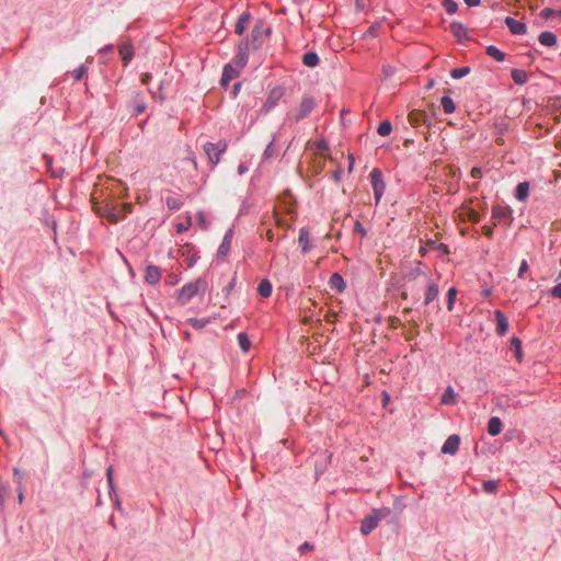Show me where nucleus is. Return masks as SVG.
Segmentation results:
<instances>
[{
	"instance_id": "55",
	"label": "nucleus",
	"mask_w": 561,
	"mask_h": 561,
	"mask_svg": "<svg viewBox=\"0 0 561 561\" xmlns=\"http://www.w3.org/2000/svg\"><path fill=\"white\" fill-rule=\"evenodd\" d=\"M377 26H370L364 34L365 37H373L375 36Z\"/></svg>"
},
{
	"instance_id": "23",
	"label": "nucleus",
	"mask_w": 561,
	"mask_h": 561,
	"mask_svg": "<svg viewBox=\"0 0 561 561\" xmlns=\"http://www.w3.org/2000/svg\"><path fill=\"white\" fill-rule=\"evenodd\" d=\"M450 32L459 39L461 41L467 36V30L466 27L458 22H453L449 26Z\"/></svg>"
},
{
	"instance_id": "42",
	"label": "nucleus",
	"mask_w": 561,
	"mask_h": 561,
	"mask_svg": "<svg viewBox=\"0 0 561 561\" xmlns=\"http://www.w3.org/2000/svg\"><path fill=\"white\" fill-rule=\"evenodd\" d=\"M85 73H87V67L84 65H82L72 72V76L76 81H79L85 76Z\"/></svg>"
},
{
	"instance_id": "57",
	"label": "nucleus",
	"mask_w": 561,
	"mask_h": 561,
	"mask_svg": "<svg viewBox=\"0 0 561 561\" xmlns=\"http://www.w3.org/2000/svg\"><path fill=\"white\" fill-rule=\"evenodd\" d=\"M437 250H439L443 254H448L449 253V249H448V247L445 243H439L437 245Z\"/></svg>"
},
{
	"instance_id": "29",
	"label": "nucleus",
	"mask_w": 561,
	"mask_h": 561,
	"mask_svg": "<svg viewBox=\"0 0 561 561\" xmlns=\"http://www.w3.org/2000/svg\"><path fill=\"white\" fill-rule=\"evenodd\" d=\"M529 193V185L527 182H522L516 187V198L519 201H524L527 198Z\"/></svg>"
},
{
	"instance_id": "11",
	"label": "nucleus",
	"mask_w": 561,
	"mask_h": 561,
	"mask_svg": "<svg viewBox=\"0 0 561 561\" xmlns=\"http://www.w3.org/2000/svg\"><path fill=\"white\" fill-rule=\"evenodd\" d=\"M102 215L105 216L113 224L118 222L121 219L124 218V215L122 214V210L118 206L106 205L105 210Z\"/></svg>"
},
{
	"instance_id": "54",
	"label": "nucleus",
	"mask_w": 561,
	"mask_h": 561,
	"mask_svg": "<svg viewBox=\"0 0 561 561\" xmlns=\"http://www.w3.org/2000/svg\"><path fill=\"white\" fill-rule=\"evenodd\" d=\"M482 232L488 238H492L493 237V228L490 227V226L482 227Z\"/></svg>"
},
{
	"instance_id": "41",
	"label": "nucleus",
	"mask_w": 561,
	"mask_h": 561,
	"mask_svg": "<svg viewBox=\"0 0 561 561\" xmlns=\"http://www.w3.org/2000/svg\"><path fill=\"white\" fill-rule=\"evenodd\" d=\"M483 489L488 493H494L497 489V482L494 480H489L483 483Z\"/></svg>"
},
{
	"instance_id": "63",
	"label": "nucleus",
	"mask_w": 561,
	"mask_h": 561,
	"mask_svg": "<svg viewBox=\"0 0 561 561\" xmlns=\"http://www.w3.org/2000/svg\"><path fill=\"white\" fill-rule=\"evenodd\" d=\"M348 160H350L348 171L351 172L354 168L355 159L353 156H350Z\"/></svg>"
},
{
	"instance_id": "61",
	"label": "nucleus",
	"mask_w": 561,
	"mask_h": 561,
	"mask_svg": "<svg viewBox=\"0 0 561 561\" xmlns=\"http://www.w3.org/2000/svg\"><path fill=\"white\" fill-rule=\"evenodd\" d=\"M239 45H242V50L248 53L250 47V43L248 41H241Z\"/></svg>"
},
{
	"instance_id": "30",
	"label": "nucleus",
	"mask_w": 561,
	"mask_h": 561,
	"mask_svg": "<svg viewBox=\"0 0 561 561\" xmlns=\"http://www.w3.org/2000/svg\"><path fill=\"white\" fill-rule=\"evenodd\" d=\"M238 344L243 352H248L251 347V341L245 333H239L237 336Z\"/></svg>"
},
{
	"instance_id": "45",
	"label": "nucleus",
	"mask_w": 561,
	"mask_h": 561,
	"mask_svg": "<svg viewBox=\"0 0 561 561\" xmlns=\"http://www.w3.org/2000/svg\"><path fill=\"white\" fill-rule=\"evenodd\" d=\"M528 271V263L526 260H523L518 270V277L523 278L524 274Z\"/></svg>"
},
{
	"instance_id": "51",
	"label": "nucleus",
	"mask_w": 561,
	"mask_h": 561,
	"mask_svg": "<svg viewBox=\"0 0 561 561\" xmlns=\"http://www.w3.org/2000/svg\"><path fill=\"white\" fill-rule=\"evenodd\" d=\"M470 174L473 179H480L482 176V170L480 168L474 167L471 169Z\"/></svg>"
},
{
	"instance_id": "10",
	"label": "nucleus",
	"mask_w": 561,
	"mask_h": 561,
	"mask_svg": "<svg viewBox=\"0 0 561 561\" xmlns=\"http://www.w3.org/2000/svg\"><path fill=\"white\" fill-rule=\"evenodd\" d=\"M496 319V332L500 335H505L508 331V320L501 310L494 312Z\"/></svg>"
},
{
	"instance_id": "43",
	"label": "nucleus",
	"mask_w": 561,
	"mask_h": 561,
	"mask_svg": "<svg viewBox=\"0 0 561 561\" xmlns=\"http://www.w3.org/2000/svg\"><path fill=\"white\" fill-rule=\"evenodd\" d=\"M444 8L448 14H454L457 11V3L451 0H446L444 2Z\"/></svg>"
},
{
	"instance_id": "13",
	"label": "nucleus",
	"mask_w": 561,
	"mask_h": 561,
	"mask_svg": "<svg viewBox=\"0 0 561 561\" xmlns=\"http://www.w3.org/2000/svg\"><path fill=\"white\" fill-rule=\"evenodd\" d=\"M119 55L126 66L134 57V47L130 43H123L118 47Z\"/></svg>"
},
{
	"instance_id": "50",
	"label": "nucleus",
	"mask_w": 561,
	"mask_h": 561,
	"mask_svg": "<svg viewBox=\"0 0 561 561\" xmlns=\"http://www.w3.org/2000/svg\"><path fill=\"white\" fill-rule=\"evenodd\" d=\"M118 207H119V209L122 210V214L124 215V217H125L128 213H130V211H131V208H133L131 204H122V205H119Z\"/></svg>"
},
{
	"instance_id": "56",
	"label": "nucleus",
	"mask_w": 561,
	"mask_h": 561,
	"mask_svg": "<svg viewBox=\"0 0 561 561\" xmlns=\"http://www.w3.org/2000/svg\"><path fill=\"white\" fill-rule=\"evenodd\" d=\"M151 78H152L151 73H149V72L144 73L141 77V83L148 84L149 81L151 80Z\"/></svg>"
},
{
	"instance_id": "20",
	"label": "nucleus",
	"mask_w": 561,
	"mask_h": 561,
	"mask_svg": "<svg viewBox=\"0 0 561 561\" xmlns=\"http://www.w3.org/2000/svg\"><path fill=\"white\" fill-rule=\"evenodd\" d=\"M238 76V72L230 65L225 66L221 77V84L227 85L229 81L234 79Z\"/></svg>"
},
{
	"instance_id": "44",
	"label": "nucleus",
	"mask_w": 561,
	"mask_h": 561,
	"mask_svg": "<svg viewBox=\"0 0 561 561\" xmlns=\"http://www.w3.org/2000/svg\"><path fill=\"white\" fill-rule=\"evenodd\" d=\"M192 226V218L188 216L185 222H180L176 225V231L179 233L186 231Z\"/></svg>"
},
{
	"instance_id": "14",
	"label": "nucleus",
	"mask_w": 561,
	"mask_h": 561,
	"mask_svg": "<svg viewBox=\"0 0 561 561\" xmlns=\"http://www.w3.org/2000/svg\"><path fill=\"white\" fill-rule=\"evenodd\" d=\"M329 285H330L331 289H333L337 293H342L346 287V284L343 279V277L337 273H334L331 275V277L329 279Z\"/></svg>"
},
{
	"instance_id": "26",
	"label": "nucleus",
	"mask_w": 561,
	"mask_h": 561,
	"mask_svg": "<svg viewBox=\"0 0 561 561\" xmlns=\"http://www.w3.org/2000/svg\"><path fill=\"white\" fill-rule=\"evenodd\" d=\"M302 62L309 68H314L319 64V57L314 51H308L304 55Z\"/></svg>"
},
{
	"instance_id": "59",
	"label": "nucleus",
	"mask_w": 561,
	"mask_h": 561,
	"mask_svg": "<svg viewBox=\"0 0 561 561\" xmlns=\"http://www.w3.org/2000/svg\"><path fill=\"white\" fill-rule=\"evenodd\" d=\"M310 549H312V547H311L308 542H305V543H302V545L299 547V551H300L301 553H304L305 551L310 550Z\"/></svg>"
},
{
	"instance_id": "35",
	"label": "nucleus",
	"mask_w": 561,
	"mask_h": 561,
	"mask_svg": "<svg viewBox=\"0 0 561 561\" xmlns=\"http://www.w3.org/2000/svg\"><path fill=\"white\" fill-rule=\"evenodd\" d=\"M511 347L515 352V356L518 360H522V342L517 337L511 340Z\"/></svg>"
},
{
	"instance_id": "8",
	"label": "nucleus",
	"mask_w": 561,
	"mask_h": 561,
	"mask_svg": "<svg viewBox=\"0 0 561 561\" xmlns=\"http://www.w3.org/2000/svg\"><path fill=\"white\" fill-rule=\"evenodd\" d=\"M505 24L507 25V27L510 28V31L513 33V34H516V35H523V34H526L527 32V26L525 23L518 21V20H515L513 18H506L505 19Z\"/></svg>"
},
{
	"instance_id": "38",
	"label": "nucleus",
	"mask_w": 561,
	"mask_h": 561,
	"mask_svg": "<svg viewBox=\"0 0 561 561\" xmlns=\"http://www.w3.org/2000/svg\"><path fill=\"white\" fill-rule=\"evenodd\" d=\"M470 72L468 67L455 68L451 70L450 76L454 79H461Z\"/></svg>"
},
{
	"instance_id": "17",
	"label": "nucleus",
	"mask_w": 561,
	"mask_h": 561,
	"mask_svg": "<svg viewBox=\"0 0 561 561\" xmlns=\"http://www.w3.org/2000/svg\"><path fill=\"white\" fill-rule=\"evenodd\" d=\"M501 431H502V422H501L500 417H497V416L491 417L488 423V433L491 436H496L501 433Z\"/></svg>"
},
{
	"instance_id": "33",
	"label": "nucleus",
	"mask_w": 561,
	"mask_h": 561,
	"mask_svg": "<svg viewBox=\"0 0 561 561\" xmlns=\"http://www.w3.org/2000/svg\"><path fill=\"white\" fill-rule=\"evenodd\" d=\"M167 206L171 210L180 209L183 205V202L178 197L169 196L165 199Z\"/></svg>"
},
{
	"instance_id": "28",
	"label": "nucleus",
	"mask_w": 561,
	"mask_h": 561,
	"mask_svg": "<svg viewBox=\"0 0 561 561\" xmlns=\"http://www.w3.org/2000/svg\"><path fill=\"white\" fill-rule=\"evenodd\" d=\"M257 293L264 297L267 298L272 294V284L268 279H262L257 286Z\"/></svg>"
},
{
	"instance_id": "32",
	"label": "nucleus",
	"mask_w": 561,
	"mask_h": 561,
	"mask_svg": "<svg viewBox=\"0 0 561 561\" xmlns=\"http://www.w3.org/2000/svg\"><path fill=\"white\" fill-rule=\"evenodd\" d=\"M486 54L492 57L493 59H495L496 61H503L504 58H505V55L503 51H501L499 48H496L495 46H489L486 48Z\"/></svg>"
},
{
	"instance_id": "4",
	"label": "nucleus",
	"mask_w": 561,
	"mask_h": 561,
	"mask_svg": "<svg viewBox=\"0 0 561 561\" xmlns=\"http://www.w3.org/2000/svg\"><path fill=\"white\" fill-rule=\"evenodd\" d=\"M226 149L227 145L225 142H206L204 145V151L207 154L211 167H215L219 162L220 156L226 151Z\"/></svg>"
},
{
	"instance_id": "58",
	"label": "nucleus",
	"mask_w": 561,
	"mask_h": 561,
	"mask_svg": "<svg viewBox=\"0 0 561 561\" xmlns=\"http://www.w3.org/2000/svg\"><path fill=\"white\" fill-rule=\"evenodd\" d=\"M465 3L468 5V7H477L480 4L481 0H463Z\"/></svg>"
},
{
	"instance_id": "34",
	"label": "nucleus",
	"mask_w": 561,
	"mask_h": 561,
	"mask_svg": "<svg viewBox=\"0 0 561 561\" xmlns=\"http://www.w3.org/2000/svg\"><path fill=\"white\" fill-rule=\"evenodd\" d=\"M391 130H392V126L389 121H383L382 123H380V125L378 126V129H377L378 134L383 137L389 136Z\"/></svg>"
},
{
	"instance_id": "3",
	"label": "nucleus",
	"mask_w": 561,
	"mask_h": 561,
	"mask_svg": "<svg viewBox=\"0 0 561 561\" xmlns=\"http://www.w3.org/2000/svg\"><path fill=\"white\" fill-rule=\"evenodd\" d=\"M369 178L376 204H379L386 190V184L382 180V173L379 169L375 168L371 170Z\"/></svg>"
},
{
	"instance_id": "9",
	"label": "nucleus",
	"mask_w": 561,
	"mask_h": 561,
	"mask_svg": "<svg viewBox=\"0 0 561 561\" xmlns=\"http://www.w3.org/2000/svg\"><path fill=\"white\" fill-rule=\"evenodd\" d=\"M161 278V270L158 266L149 265L146 268L145 279L150 285H156Z\"/></svg>"
},
{
	"instance_id": "25",
	"label": "nucleus",
	"mask_w": 561,
	"mask_h": 561,
	"mask_svg": "<svg viewBox=\"0 0 561 561\" xmlns=\"http://www.w3.org/2000/svg\"><path fill=\"white\" fill-rule=\"evenodd\" d=\"M512 79L516 84H524L528 80V75L525 70L513 69L511 72Z\"/></svg>"
},
{
	"instance_id": "60",
	"label": "nucleus",
	"mask_w": 561,
	"mask_h": 561,
	"mask_svg": "<svg viewBox=\"0 0 561 561\" xmlns=\"http://www.w3.org/2000/svg\"><path fill=\"white\" fill-rule=\"evenodd\" d=\"M355 231L359 232L363 236L366 233L365 229L363 228V226L358 221L355 225Z\"/></svg>"
},
{
	"instance_id": "48",
	"label": "nucleus",
	"mask_w": 561,
	"mask_h": 561,
	"mask_svg": "<svg viewBox=\"0 0 561 561\" xmlns=\"http://www.w3.org/2000/svg\"><path fill=\"white\" fill-rule=\"evenodd\" d=\"M197 220H198V225L201 226V228L203 230L207 228L206 218L203 213L197 214Z\"/></svg>"
},
{
	"instance_id": "46",
	"label": "nucleus",
	"mask_w": 561,
	"mask_h": 561,
	"mask_svg": "<svg viewBox=\"0 0 561 561\" xmlns=\"http://www.w3.org/2000/svg\"><path fill=\"white\" fill-rule=\"evenodd\" d=\"M382 72L385 75V78H390L394 75V68L392 66H383Z\"/></svg>"
},
{
	"instance_id": "36",
	"label": "nucleus",
	"mask_w": 561,
	"mask_h": 561,
	"mask_svg": "<svg viewBox=\"0 0 561 561\" xmlns=\"http://www.w3.org/2000/svg\"><path fill=\"white\" fill-rule=\"evenodd\" d=\"M282 96V92L279 90H273L266 101L267 111L276 104L278 99Z\"/></svg>"
},
{
	"instance_id": "21",
	"label": "nucleus",
	"mask_w": 561,
	"mask_h": 561,
	"mask_svg": "<svg viewBox=\"0 0 561 561\" xmlns=\"http://www.w3.org/2000/svg\"><path fill=\"white\" fill-rule=\"evenodd\" d=\"M538 39H539L540 44H542L545 46H553L557 44V36L552 32H549V31L540 33Z\"/></svg>"
},
{
	"instance_id": "6",
	"label": "nucleus",
	"mask_w": 561,
	"mask_h": 561,
	"mask_svg": "<svg viewBox=\"0 0 561 561\" xmlns=\"http://www.w3.org/2000/svg\"><path fill=\"white\" fill-rule=\"evenodd\" d=\"M512 210L505 206H494L492 209L493 225L496 226L502 222H508L511 220Z\"/></svg>"
},
{
	"instance_id": "49",
	"label": "nucleus",
	"mask_w": 561,
	"mask_h": 561,
	"mask_svg": "<svg viewBox=\"0 0 561 561\" xmlns=\"http://www.w3.org/2000/svg\"><path fill=\"white\" fill-rule=\"evenodd\" d=\"M264 158H271L274 156V147H273V142L268 144V146L266 147L264 153H263Z\"/></svg>"
},
{
	"instance_id": "19",
	"label": "nucleus",
	"mask_w": 561,
	"mask_h": 561,
	"mask_svg": "<svg viewBox=\"0 0 561 561\" xmlns=\"http://www.w3.org/2000/svg\"><path fill=\"white\" fill-rule=\"evenodd\" d=\"M442 404L451 405L456 403V393L451 386H448L440 398Z\"/></svg>"
},
{
	"instance_id": "2",
	"label": "nucleus",
	"mask_w": 561,
	"mask_h": 561,
	"mask_svg": "<svg viewBox=\"0 0 561 561\" xmlns=\"http://www.w3.org/2000/svg\"><path fill=\"white\" fill-rule=\"evenodd\" d=\"M390 515V510L387 507L380 510H374L369 515H367L360 526V531L363 535H369L379 524L382 518H386Z\"/></svg>"
},
{
	"instance_id": "27",
	"label": "nucleus",
	"mask_w": 561,
	"mask_h": 561,
	"mask_svg": "<svg viewBox=\"0 0 561 561\" xmlns=\"http://www.w3.org/2000/svg\"><path fill=\"white\" fill-rule=\"evenodd\" d=\"M299 243L304 252L310 250V234L309 231L305 228L300 229L299 231Z\"/></svg>"
},
{
	"instance_id": "15",
	"label": "nucleus",
	"mask_w": 561,
	"mask_h": 561,
	"mask_svg": "<svg viewBox=\"0 0 561 561\" xmlns=\"http://www.w3.org/2000/svg\"><path fill=\"white\" fill-rule=\"evenodd\" d=\"M409 122L412 126L417 127L426 122V114L420 110H413L409 114Z\"/></svg>"
},
{
	"instance_id": "12",
	"label": "nucleus",
	"mask_w": 561,
	"mask_h": 561,
	"mask_svg": "<svg viewBox=\"0 0 561 561\" xmlns=\"http://www.w3.org/2000/svg\"><path fill=\"white\" fill-rule=\"evenodd\" d=\"M270 28L265 27L263 22H257L251 32L253 48H256L255 43L262 37V35H268Z\"/></svg>"
},
{
	"instance_id": "1",
	"label": "nucleus",
	"mask_w": 561,
	"mask_h": 561,
	"mask_svg": "<svg viewBox=\"0 0 561 561\" xmlns=\"http://www.w3.org/2000/svg\"><path fill=\"white\" fill-rule=\"evenodd\" d=\"M207 290V283L203 278H198L195 282L185 284L176 296V300L180 305H186L193 297L199 293Z\"/></svg>"
},
{
	"instance_id": "47",
	"label": "nucleus",
	"mask_w": 561,
	"mask_h": 561,
	"mask_svg": "<svg viewBox=\"0 0 561 561\" xmlns=\"http://www.w3.org/2000/svg\"><path fill=\"white\" fill-rule=\"evenodd\" d=\"M551 296L561 298V283L557 284L551 288Z\"/></svg>"
},
{
	"instance_id": "31",
	"label": "nucleus",
	"mask_w": 561,
	"mask_h": 561,
	"mask_svg": "<svg viewBox=\"0 0 561 561\" xmlns=\"http://www.w3.org/2000/svg\"><path fill=\"white\" fill-rule=\"evenodd\" d=\"M442 106L447 114H451L455 112L456 106L451 98L443 96L440 100Z\"/></svg>"
},
{
	"instance_id": "53",
	"label": "nucleus",
	"mask_w": 561,
	"mask_h": 561,
	"mask_svg": "<svg viewBox=\"0 0 561 561\" xmlns=\"http://www.w3.org/2000/svg\"><path fill=\"white\" fill-rule=\"evenodd\" d=\"M145 110H146V104L142 101L137 103L136 106H135V113L136 114H141V113L145 112Z\"/></svg>"
},
{
	"instance_id": "39",
	"label": "nucleus",
	"mask_w": 561,
	"mask_h": 561,
	"mask_svg": "<svg viewBox=\"0 0 561 561\" xmlns=\"http://www.w3.org/2000/svg\"><path fill=\"white\" fill-rule=\"evenodd\" d=\"M238 64L243 67L248 60V53L242 50V45L238 46V55H237Z\"/></svg>"
},
{
	"instance_id": "40",
	"label": "nucleus",
	"mask_w": 561,
	"mask_h": 561,
	"mask_svg": "<svg viewBox=\"0 0 561 561\" xmlns=\"http://www.w3.org/2000/svg\"><path fill=\"white\" fill-rule=\"evenodd\" d=\"M187 321L195 329H202L208 323V320H206V319H196V318L188 319Z\"/></svg>"
},
{
	"instance_id": "18",
	"label": "nucleus",
	"mask_w": 561,
	"mask_h": 561,
	"mask_svg": "<svg viewBox=\"0 0 561 561\" xmlns=\"http://www.w3.org/2000/svg\"><path fill=\"white\" fill-rule=\"evenodd\" d=\"M251 14L249 12H243L240 18L238 19V22L234 27V32L238 35H242L244 30L248 26V23L250 21Z\"/></svg>"
},
{
	"instance_id": "22",
	"label": "nucleus",
	"mask_w": 561,
	"mask_h": 561,
	"mask_svg": "<svg viewBox=\"0 0 561 561\" xmlns=\"http://www.w3.org/2000/svg\"><path fill=\"white\" fill-rule=\"evenodd\" d=\"M231 245V231H228L226 236L224 237V240L218 249V255L219 256H226L230 251Z\"/></svg>"
},
{
	"instance_id": "52",
	"label": "nucleus",
	"mask_w": 561,
	"mask_h": 561,
	"mask_svg": "<svg viewBox=\"0 0 561 561\" xmlns=\"http://www.w3.org/2000/svg\"><path fill=\"white\" fill-rule=\"evenodd\" d=\"M106 477H107L110 488H113V468L112 467H108L106 469Z\"/></svg>"
},
{
	"instance_id": "7",
	"label": "nucleus",
	"mask_w": 561,
	"mask_h": 561,
	"mask_svg": "<svg viewBox=\"0 0 561 561\" xmlns=\"http://www.w3.org/2000/svg\"><path fill=\"white\" fill-rule=\"evenodd\" d=\"M460 445V437L457 434L450 435L442 447L443 454L455 455Z\"/></svg>"
},
{
	"instance_id": "64",
	"label": "nucleus",
	"mask_w": 561,
	"mask_h": 561,
	"mask_svg": "<svg viewBox=\"0 0 561 561\" xmlns=\"http://www.w3.org/2000/svg\"><path fill=\"white\" fill-rule=\"evenodd\" d=\"M552 13H553V11H552L551 9H546V10L543 11V15H545V18L550 16Z\"/></svg>"
},
{
	"instance_id": "37",
	"label": "nucleus",
	"mask_w": 561,
	"mask_h": 561,
	"mask_svg": "<svg viewBox=\"0 0 561 561\" xmlns=\"http://www.w3.org/2000/svg\"><path fill=\"white\" fill-rule=\"evenodd\" d=\"M457 296V289L455 287L449 288L447 294V309L451 311L454 309L455 300Z\"/></svg>"
},
{
	"instance_id": "62",
	"label": "nucleus",
	"mask_w": 561,
	"mask_h": 561,
	"mask_svg": "<svg viewBox=\"0 0 561 561\" xmlns=\"http://www.w3.org/2000/svg\"><path fill=\"white\" fill-rule=\"evenodd\" d=\"M4 491H5V488L3 485H0V504L1 505L4 502V495H3Z\"/></svg>"
},
{
	"instance_id": "16",
	"label": "nucleus",
	"mask_w": 561,
	"mask_h": 561,
	"mask_svg": "<svg viewBox=\"0 0 561 561\" xmlns=\"http://www.w3.org/2000/svg\"><path fill=\"white\" fill-rule=\"evenodd\" d=\"M459 217L463 221L478 222L480 220V216L474 209L466 207L460 210Z\"/></svg>"
},
{
	"instance_id": "24",
	"label": "nucleus",
	"mask_w": 561,
	"mask_h": 561,
	"mask_svg": "<svg viewBox=\"0 0 561 561\" xmlns=\"http://www.w3.org/2000/svg\"><path fill=\"white\" fill-rule=\"evenodd\" d=\"M438 294H439V289H438L437 284L431 283L428 285L426 294H425V301H424V304L425 305L431 304L434 299L437 298Z\"/></svg>"
},
{
	"instance_id": "5",
	"label": "nucleus",
	"mask_w": 561,
	"mask_h": 561,
	"mask_svg": "<svg viewBox=\"0 0 561 561\" xmlns=\"http://www.w3.org/2000/svg\"><path fill=\"white\" fill-rule=\"evenodd\" d=\"M314 100L311 96H304L296 112L295 119L298 122L307 117L314 107Z\"/></svg>"
}]
</instances>
